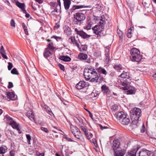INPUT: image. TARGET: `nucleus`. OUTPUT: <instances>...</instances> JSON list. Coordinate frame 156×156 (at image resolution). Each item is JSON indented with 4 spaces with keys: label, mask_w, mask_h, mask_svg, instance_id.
<instances>
[{
    "label": "nucleus",
    "mask_w": 156,
    "mask_h": 156,
    "mask_svg": "<svg viewBox=\"0 0 156 156\" xmlns=\"http://www.w3.org/2000/svg\"><path fill=\"white\" fill-rule=\"evenodd\" d=\"M41 130L43 131H44L46 133L48 132V131L47 129L46 128L43 127H41Z\"/></svg>",
    "instance_id": "nucleus-56"
},
{
    "label": "nucleus",
    "mask_w": 156,
    "mask_h": 156,
    "mask_svg": "<svg viewBox=\"0 0 156 156\" xmlns=\"http://www.w3.org/2000/svg\"><path fill=\"white\" fill-rule=\"evenodd\" d=\"M26 136L27 140V142L29 144H30V141L31 140V137L29 134H26Z\"/></svg>",
    "instance_id": "nucleus-42"
},
{
    "label": "nucleus",
    "mask_w": 156,
    "mask_h": 156,
    "mask_svg": "<svg viewBox=\"0 0 156 156\" xmlns=\"http://www.w3.org/2000/svg\"><path fill=\"white\" fill-rule=\"evenodd\" d=\"M79 48L80 49H81L83 51H85L87 50V47L85 45H82L81 48Z\"/></svg>",
    "instance_id": "nucleus-53"
},
{
    "label": "nucleus",
    "mask_w": 156,
    "mask_h": 156,
    "mask_svg": "<svg viewBox=\"0 0 156 156\" xmlns=\"http://www.w3.org/2000/svg\"><path fill=\"white\" fill-rule=\"evenodd\" d=\"M122 85L124 87H122V88L124 90H126L128 89L127 87V83L126 82V80H125L123 82H122Z\"/></svg>",
    "instance_id": "nucleus-30"
},
{
    "label": "nucleus",
    "mask_w": 156,
    "mask_h": 156,
    "mask_svg": "<svg viewBox=\"0 0 156 156\" xmlns=\"http://www.w3.org/2000/svg\"><path fill=\"white\" fill-rule=\"evenodd\" d=\"M59 59L61 60H62L64 62H69L71 60V58L68 56H60Z\"/></svg>",
    "instance_id": "nucleus-23"
},
{
    "label": "nucleus",
    "mask_w": 156,
    "mask_h": 156,
    "mask_svg": "<svg viewBox=\"0 0 156 156\" xmlns=\"http://www.w3.org/2000/svg\"><path fill=\"white\" fill-rule=\"evenodd\" d=\"M91 58H88L87 59V60L85 61V62L88 63H90L91 62Z\"/></svg>",
    "instance_id": "nucleus-59"
},
{
    "label": "nucleus",
    "mask_w": 156,
    "mask_h": 156,
    "mask_svg": "<svg viewBox=\"0 0 156 156\" xmlns=\"http://www.w3.org/2000/svg\"><path fill=\"white\" fill-rule=\"evenodd\" d=\"M126 115L122 112H117L115 114V116L119 121L121 119L124 118V117H125Z\"/></svg>",
    "instance_id": "nucleus-10"
},
{
    "label": "nucleus",
    "mask_w": 156,
    "mask_h": 156,
    "mask_svg": "<svg viewBox=\"0 0 156 156\" xmlns=\"http://www.w3.org/2000/svg\"><path fill=\"white\" fill-rule=\"evenodd\" d=\"M100 21L99 22V24H101L102 25L104 26L105 23L106 19L105 18V16L104 15L101 16L100 17H99Z\"/></svg>",
    "instance_id": "nucleus-29"
},
{
    "label": "nucleus",
    "mask_w": 156,
    "mask_h": 156,
    "mask_svg": "<svg viewBox=\"0 0 156 156\" xmlns=\"http://www.w3.org/2000/svg\"><path fill=\"white\" fill-rule=\"evenodd\" d=\"M86 82L83 81H80L76 85V87L77 89L79 90L83 89L86 87Z\"/></svg>",
    "instance_id": "nucleus-14"
},
{
    "label": "nucleus",
    "mask_w": 156,
    "mask_h": 156,
    "mask_svg": "<svg viewBox=\"0 0 156 156\" xmlns=\"http://www.w3.org/2000/svg\"><path fill=\"white\" fill-rule=\"evenodd\" d=\"M118 34L119 35V38L121 39H122L123 38V34L122 33V32L121 31H120V30H119V31H117Z\"/></svg>",
    "instance_id": "nucleus-43"
},
{
    "label": "nucleus",
    "mask_w": 156,
    "mask_h": 156,
    "mask_svg": "<svg viewBox=\"0 0 156 156\" xmlns=\"http://www.w3.org/2000/svg\"><path fill=\"white\" fill-rule=\"evenodd\" d=\"M133 91L131 90H128L127 91V93L128 94H132L133 93Z\"/></svg>",
    "instance_id": "nucleus-58"
},
{
    "label": "nucleus",
    "mask_w": 156,
    "mask_h": 156,
    "mask_svg": "<svg viewBox=\"0 0 156 156\" xmlns=\"http://www.w3.org/2000/svg\"><path fill=\"white\" fill-rule=\"evenodd\" d=\"M30 5H31L33 9L34 10V11H36L37 10V7L40 8V6L39 5H37V4L35 3H34V4L33 3H31L30 4Z\"/></svg>",
    "instance_id": "nucleus-35"
},
{
    "label": "nucleus",
    "mask_w": 156,
    "mask_h": 156,
    "mask_svg": "<svg viewBox=\"0 0 156 156\" xmlns=\"http://www.w3.org/2000/svg\"><path fill=\"white\" fill-rule=\"evenodd\" d=\"M13 67L12 64L10 62H8V69L9 70H11Z\"/></svg>",
    "instance_id": "nucleus-51"
},
{
    "label": "nucleus",
    "mask_w": 156,
    "mask_h": 156,
    "mask_svg": "<svg viewBox=\"0 0 156 156\" xmlns=\"http://www.w3.org/2000/svg\"><path fill=\"white\" fill-rule=\"evenodd\" d=\"M96 70H97L99 73L102 74L105 76L107 73V72L105 70V69L103 68H102L101 67L96 68Z\"/></svg>",
    "instance_id": "nucleus-18"
},
{
    "label": "nucleus",
    "mask_w": 156,
    "mask_h": 156,
    "mask_svg": "<svg viewBox=\"0 0 156 156\" xmlns=\"http://www.w3.org/2000/svg\"><path fill=\"white\" fill-rule=\"evenodd\" d=\"M69 40H70L71 43L73 44L74 45L76 46L78 48H80L79 44L78 42V41L76 39L75 36H71L69 38Z\"/></svg>",
    "instance_id": "nucleus-12"
},
{
    "label": "nucleus",
    "mask_w": 156,
    "mask_h": 156,
    "mask_svg": "<svg viewBox=\"0 0 156 156\" xmlns=\"http://www.w3.org/2000/svg\"><path fill=\"white\" fill-rule=\"evenodd\" d=\"M43 55L45 58L48 59L52 55V54L49 48H46L44 52Z\"/></svg>",
    "instance_id": "nucleus-15"
},
{
    "label": "nucleus",
    "mask_w": 156,
    "mask_h": 156,
    "mask_svg": "<svg viewBox=\"0 0 156 156\" xmlns=\"http://www.w3.org/2000/svg\"><path fill=\"white\" fill-rule=\"evenodd\" d=\"M48 48L50 49L51 50H54L55 49L54 47L53 46V43L52 42H50L48 45Z\"/></svg>",
    "instance_id": "nucleus-40"
},
{
    "label": "nucleus",
    "mask_w": 156,
    "mask_h": 156,
    "mask_svg": "<svg viewBox=\"0 0 156 156\" xmlns=\"http://www.w3.org/2000/svg\"><path fill=\"white\" fill-rule=\"evenodd\" d=\"M104 27V26L99 24L96 25L92 28L94 33L97 35L98 37H101L102 36V32Z\"/></svg>",
    "instance_id": "nucleus-5"
},
{
    "label": "nucleus",
    "mask_w": 156,
    "mask_h": 156,
    "mask_svg": "<svg viewBox=\"0 0 156 156\" xmlns=\"http://www.w3.org/2000/svg\"><path fill=\"white\" fill-rule=\"evenodd\" d=\"M106 87L105 85H104L101 86V88L102 90L105 91L106 90Z\"/></svg>",
    "instance_id": "nucleus-62"
},
{
    "label": "nucleus",
    "mask_w": 156,
    "mask_h": 156,
    "mask_svg": "<svg viewBox=\"0 0 156 156\" xmlns=\"http://www.w3.org/2000/svg\"><path fill=\"white\" fill-rule=\"evenodd\" d=\"M77 119L79 121L80 124V125H83V119L80 117H78L77 118Z\"/></svg>",
    "instance_id": "nucleus-45"
},
{
    "label": "nucleus",
    "mask_w": 156,
    "mask_h": 156,
    "mask_svg": "<svg viewBox=\"0 0 156 156\" xmlns=\"http://www.w3.org/2000/svg\"><path fill=\"white\" fill-rule=\"evenodd\" d=\"M130 58L132 61L139 62L141 61L142 55L140 54L139 50L135 48H133L130 51Z\"/></svg>",
    "instance_id": "nucleus-4"
},
{
    "label": "nucleus",
    "mask_w": 156,
    "mask_h": 156,
    "mask_svg": "<svg viewBox=\"0 0 156 156\" xmlns=\"http://www.w3.org/2000/svg\"><path fill=\"white\" fill-rule=\"evenodd\" d=\"M4 53L1 54V55L2 56L3 58L7 59H8V57Z\"/></svg>",
    "instance_id": "nucleus-63"
},
{
    "label": "nucleus",
    "mask_w": 156,
    "mask_h": 156,
    "mask_svg": "<svg viewBox=\"0 0 156 156\" xmlns=\"http://www.w3.org/2000/svg\"><path fill=\"white\" fill-rule=\"evenodd\" d=\"M80 127L81 129L84 132L85 134H87V129L85 128L83 125H81L80 126Z\"/></svg>",
    "instance_id": "nucleus-46"
},
{
    "label": "nucleus",
    "mask_w": 156,
    "mask_h": 156,
    "mask_svg": "<svg viewBox=\"0 0 156 156\" xmlns=\"http://www.w3.org/2000/svg\"><path fill=\"white\" fill-rule=\"evenodd\" d=\"M58 66L61 70L63 71H64L65 70V68L63 65L61 64H59L58 65Z\"/></svg>",
    "instance_id": "nucleus-55"
},
{
    "label": "nucleus",
    "mask_w": 156,
    "mask_h": 156,
    "mask_svg": "<svg viewBox=\"0 0 156 156\" xmlns=\"http://www.w3.org/2000/svg\"><path fill=\"white\" fill-rule=\"evenodd\" d=\"M64 31L68 35H69L71 34V30L70 28L68 26H66L64 27Z\"/></svg>",
    "instance_id": "nucleus-24"
},
{
    "label": "nucleus",
    "mask_w": 156,
    "mask_h": 156,
    "mask_svg": "<svg viewBox=\"0 0 156 156\" xmlns=\"http://www.w3.org/2000/svg\"><path fill=\"white\" fill-rule=\"evenodd\" d=\"M5 95H6L7 97L8 98L12 99L14 97V94L11 92H8V93L5 92Z\"/></svg>",
    "instance_id": "nucleus-31"
},
{
    "label": "nucleus",
    "mask_w": 156,
    "mask_h": 156,
    "mask_svg": "<svg viewBox=\"0 0 156 156\" xmlns=\"http://www.w3.org/2000/svg\"><path fill=\"white\" fill-rule=\"evenodd\" d=\"M51 38H54L57 41H62V38L61 37H57L55 35H53L51 37Z\"/></svg>",
    "instance_id": "nucleus-36"
},
{
    "label": "nucleus",
    "mask_w": 156,
    "mask_h": 156,
    "mask_svg": "<svg viewBox=\"0 0 156 156\" xmlns=\"http://www.w3.org/2000/svg\"><path fill=\"white\" fill-rule=\"evenodd\" d=\"M88 6H84V5H74L73 7V10H75L76 9H78L88 7Z\"/></svg>",
    "instance_id": "nucleus-32"
},
{
    "label": "nucleus",
    "mask_w": 156,
    "mask_h": 156,
    "mask_svg": "<svg viewBox=\"0 0 156 156\" xmlns=\"http://www.w3.org/2000/svg\"><path fill=\"white\" fill-rule=\"evenodd\" d=\"M113 148L119 149L120 143L119 140L118 139L114 140L113 142Z\"/></svg>",
    "instance_id": "nucleus-20"
},
{
    "label": "nucleus",
    "mask_w": 156,
    "mask_h": 156,
    "mask_svg": "<svg viewBox=\"0 0 156 156\" xmlns=\"http://www.w3.org/2000/svg\"><path fill=\"white\" fill-rule=\"evenodd\" d=\"M83 75L86 80L94 83H101L105 81V78L104 76L99 74L98 75L97 72L93 68L90 69H85L83 71Z\"/></svg>",
    "instance_id": "nucleus-1"
},
{
    "label": "nucleus",
    "mask_w": 156,
    "mask_h": 156,
    "mask_svg": "<svg viewBox=\"0 0 156 156\" xmlns=\"http://www.w3.org/2000/svg\"><path fill=\"white\" fill-rule=\"evenodd\" d=\"M64 4L65 9L68 10L69 9L71 4V1L70 0H63Z\"/></svg>",
    "instance_id": "nucleus-21"
},
{
    "label": "nucleus",
    "mask_w": 156,
    "mask_h": 156,
    "mask_svg": "<svg viewBox=\"0 0 156 156\" xmlns=\"http://www.w3.org/2000/svg\"><path fill=\"white\" fill-rule=\"evenodd\" d=\"M118 105H114L112 106L111 107V109L114 111H115L118 110Z\"/></svg>",
    "instance_id": "nucleus-38"
},
{
    "label": "nucleus",
    "mask_w": 156,
    "mask_h": 156,
    "mask_svg": "<svg viewBox=\"0 0 156 156\" xmlns=\"http://www.w3.org/2000/svg\"><path fill=\"white\" fill-rule=\"evenodd\" d=\"M122 119H121L119 122L122 125H126L128 124L130 122V119L127 115Z\"/></svg>",
    "instance_id": "nucleus-13"
},
{
    "label": "nucleus",
    "mask_w": 156,
    "mask_h": 156,
    "mask_svg": "<svg viewBox=\"0 0 156 156\" xmlns=\"http://www.w3.org/2000/svg\"><path fill=\"white\" fill-rule=\"evenodd\" d=\"M131 31L132 29L130 28L129 29L128 31V33L127 34V36L128 38H130L131 37Z\"/></svg>",
    "instance_id": "nucleus-44"
},
{
    "label": "nucleus",
    "mask_w": 156,
    "mask_h": 156,
    "mask_svg": "<svg viewBox=\"0 0 156 156\" xmlns=\"http://www.w3.org/2000/svg\"><path fill=\"white\" fill-rule=\"evenodd\" d=\"M92 142L94 144L95 147H98V145L96 139H92Z\"/></svg>",
    "instance_id": "nucleus-50"
},
{
    "label": "nucleus",
    "mask_w": 156,
    "mask_h": 156,
    "mask_svg": "<svg viewBox=\"0 0 156 156\" xmlns=\"http://www.w3.org/2000/svg\"><path fill=\"white\" fill-rule=\"evenodd\" d=\"M85 135L88 139H90L93 136L92 134L91 133H89L88 134V133H87V134H85Z\"/></svg>",
    "instance_id": "nucleus-49"
},
{
    "label": "nucleus",
    "mask_w": 156,
    "mask_h": 156,
    "mask_svg": "<svg viewBox=\"0 0 156 156\" xmlns=\"http://www.w3.org/2000/svg\"><path fill=\"white\" fill-rule=\"evenodd\" d=\"M98 126L100 127L101 130H103L104 129H107L108 127L107 126H104L103 127L101 124H99Z\"/></svg>",
    "instance_id": "nucleus-57"
},
{
    "label": "nucleus",
    "mask_w": 156,
    "mask_h": 156,
    "mask_svg": "<svg viewBox=\"0 0 156 156\" xmlns=\"http://www.w3.org/2000/svg\"><path fill=\"white\" fill-rule=\"evenodd\" d=\"M78 58L81 60H84L86 59L87 58V55L86 54L80 53L79 55Z\"/></svg>",
    "instance_id": "nucleus-27"
},
{
    "label": "nucleus",
    "mask_w": 156,
    "mask_h": 156,
    "mask_svg": "<svg viewBox=\"0 0 156 156\" xmlns=\"http://www.w3.org/2000/svg\"><path fill=\"white\" fill-rule=\"evenodd\" d=\"M10 156H14L15 151L13 150H12L10 152Z\"/></svg>",
    "instance_id": "nucleus-60"
},
{
    "label": "nucleus",
    "mask_w": 156,
    "mask_h": 156,
    "mask_svg": "<svg viewBox=\"0 0 156 156\" xmlns=\"http://www.w3.org/2000/svg\"><path fill=\"white\" fill-rule=\"evenodd\" d=\"M70 129L72 133H75L77 131V129H79L77 127L73 126L71 123H69Z\"/></svg>",
    "instance_id": "nucleus-28"
},
{
    "label": "nucleus",
    "mask_w": 156,
    "mask_h": 156,
    "mask_svg": "<svg viewBox=\"0 0 156 156\" xmlns=\"http://www.w3.org/2000/svg\"><path fill=\"white\" fill-rule=\"evenodd\" d=\"M73 135L76 138L79 140L80 139V138L82 136L81 132L80 131L79 129H77V131L75 133H73Z\"/></svg>",
    "instance_id": "nucleus-22"
},
{
    "label": "nucleus",
    "mask_w": 156,
    "mask_h": 156,
    "mask_svg": "<svg viewBox=\"0 0 156 156\" xmlns=\"http://www.w3.org/2000/svg\"><path fill=\"white\" fill-rule=\"evenodd\" d=\"M23 12V13H24V14H25V16L26 18H29L30 17V14H28V13H27L26 11V12Z\"/></svg>",
    "instance_id": "nucleus-61"
},
{
    "label": "nucleus",
    "mask_w": 156,
    "mask_h": 156,
    "mask_svg": "<svg viewBox=\"0 0 156 156\" xmlns=\"http://www.w3.org/2000/svg\"><path fill=\"white\" fill-rule=\"evenodd\" d=\"M113 150L114 156H124L126 153V150L124 149H122L113 148Z\"/></svg>",
    "instance_id": "nucleus-8"
},
{
    "label": "nucleus",
    "mask_w": 156,
    "mask_h": 156,
    "mask_svg": "<svg viewBox=\"0 0 156 156\" xmlns=\"http://www.w3.org/2000/svg\"><path fill=\"white\" fill-rule=\"evenodd\" d=\"M7 147L4 145H2L0 147V156H4L3 154L7 151Z\"/></svg>",
    "instance_id": "nucleus-19"
},
{
    "label": "nucleus",
    "mask_w": 156,
    "mask_h": 156,
    "mask_svg": "<svg viewBox=\"0 0 156 156\" xmlns=\"http://www.w3.org/2000/svg\"><path fill=\"white\" fill-rule=\"evenodd\" d=\"M43 109L50 115H51L52 114H53L50 108L47 105H44L43 107Z\"/></svg>",
    "instance_id": "nucleus-25"
},
{
    "label": "nucleus",
    "mask_w": 156,
    "mask_h": 156,
    "mask_svg": "<svg viewBox=\"0 0 156 156\" xmlns=\"http://www.w3.org/2000/svg\"><path fill=\"white\" fill-rule=\"evenodd\" d=\"M11 73L12 74H19V73L18 71H17L16 69L15 68H14L12 69L11 71Z\"/></svg>",
    "instance_id": "nucleus-41"
},
{
    "label": "nucleus",
    "mask_w": 156,
    "mask_h": 156,
    "mask_svg": "<svg viewBox=\"0 0 156 156\" xmlns=\"http://www.w3.org/2000/svg\"><path fill=\"white\" fill-rule=\"evenodd\" d=\"M16 5L21 9L23 12H26V10L25 8V5L24 3H21L19 1H17L16 2Z\"/></svg>",
    "instance_id": "nucleus-17"
},
{
    "label": "nucleus",
    "mask_w": 156,
    "mask_h": 156,
    "mask_svg": "<svg viewBox=\"0 0 156 156\" xmlns=\"http://www.w3.org/2000/svg\"><path fill=\"white\" fill-rule=\"evenodd\" d=\"M141 110L139 108H134L132 109L130 112V116L133 123H138V121L141 115Z\"/></svg>",
    "instance_id": "nucleus-3"
},
{
    "label": "nucleus",
    "mask_w": 156,
    "mask_h": 156,
    "mask_svg": "<svg viewBox=\"0 0 156 156\" xmlns=\"http://www.w3.org/2000/svg\"><path fill=\"white\" fill-rule=\"evenodd\" d=\"M120 77L124 79H125L126 80L127 79H129V73L127 72L123 71V72L120 75Z\"/></svg>",
    "instance_id": "nucleus-26"
},
{
    "label": "nucleus",
    "mask_w": 156,
    "mask_h": 156,
    "mask_svg": "<svg viewBox=\"0 0 156 156\" xmlns=\"http://www.w3.org/2000/svg\"><path fill=\"white\" fill-rule=\"evenodd\" d=\"M22 26L24 29L25 34L26 35H29V34H28V32L27 27L26 26L25 24L24 23H22Z\"/></svg>",
    "instance_id": "nucleus-33"
},
{
    "label": "nucleus",
    "mask_w": 156,
    "mask_h": 156,
    "mask_svg": "<svg viewBox=\"0 0 156 156\" xmlns=\"http://www.w3.org/2000/svg\"><path fill=\"white\" fill-rule=\"evenodd\" d=\"M91 26V24L90 23H89L84 27V28L87 30H88L90 29Z\"/></svg>",
    "instance_id": "nucleus-47"
},
{
    "label": "nucleus",
    "mask_w": 156,
    "mask_h": 156,
    "mask_svg": "<svg viewBox=\"0 0 156 156\" xmlns=\"http://www.w3.org/2000/svg\"><path fill=\"white\" fill-rule=\"evenodd\" d=\"M7 119L9 124L11 125L13 128L16 129L19 133H21L22 132L19 128V124H17L16 122L10 117H8Z\"/></svg>",
    "instance_id": "nucleus-6"
},
{
    "label": "nucleus",
    "mask_w": 156,
    "mask_h": 156,
    "mask_svg": "<svg viewBox=\"0 0 156 156\" xmlns=\"http://www.w3.org/2000/svg\"><path fill=\"white\" fill-rule=\"evenodd\" d=\"M10 24L11 26L15 27V23L14 20L13 19H12L10 21Z\"/></svg>",
    "instance_id": "nucleus-52"
},
{
    "label": "nucleus",
    "mask_w": 156,
    "mask_h": 156,
    "mask_svg": "<svg viewBox=\"0 0 156 156\" xmlns=\"http://www.w3.org/2000/svg\"><path fill=\"white\" fill-rule=\"evenodd\" d=\"M50 4L51 6L52 9H53V10L52 11L51 13L57 12L58 10L61 9L60 0H57V3L56 2H50Z\"/></svg>",
    "instance_id": "nucleus-7"
},
{
    "label": "nucleus",
    "mask_w": 156,
    "mask_h": 156,
    "mask_svg": "<svg viewBox=\"0 0 156 156\" xmlns=\"http://www.w3.org/2000/svg\"><path fill=\"white\" fill-rule=\"evenodd\" d=\"M13 87V84L12 82H9V85L8 86V88L9 89Z\"/></svg>",
    "instance_id": "nucleus-54"
},
{
    "label": "nucleus",
    "mask_w": 156,
    "mask_h": 156,
    "mask_svg": "<svg viewBox=\"0 0 156 156\" xmlns=\"http://www.w3.org/2000/svg\"><path fill=\"white\" fill-rule=\"evenodd\" d=\"M109 54L108 53H105V62H108L110 60L109 58Z\"/></svg>",
    "instance_id": "nucleus-39"
},
{
    "label": "nucleus",
    "mask_w": 156,
    "mask_h": 156,
    "mask_svg": "<svg viewBox=\"0 0 156 156\" xmlns=\"http://www.w3.org/2000/svg\"><path fill=\"white\" fill-rule=\"evenodd\" d=\"M150 151L146 149H143L139 153V156H150Z\"/></svg>",
    "instance_id": "nucleus-11"
},
{
    "label": "nucleus",
    "mask_w": 156,
    "mask_h": 156,
    "mask_svg": "<svg viewBox=\"0 0 156 156\" xmlns=\"http://www.w3.org/2000/svg\"><path fill=\"white\" fill-rule=\"evenodd\" d=\"M5 95H4L3 94H2L1 96V98L3 99H6V96H5Z\"/></svg>",
    "instance_id": "nucleus-64"
},
{
    "label": "nucleus",
    "mask_w": 156,
    "mask_h": 156,
    "mask_svg": "<svg viewBox=\"0 0 156 156\" xmlns=\"http://www.w3.org/2000/svg\"><path fill=\"white\" fill-rule=\"evenodd\" d=\"M114 67V68L118 71H120V70L122 69V66L120 65H115Z\"/></svg>",
    "instance_id": "nucleus-37"
},
{
    "label": "nucleus",
    "mask_w": 156,
    "mask_h": 156,
    "mask_svg": "<svg viewBox=\"0 0 156 156\" xmlns=\"http://www.w3.org/2000/svg\"><path fill=\"white\" fill-rule=\"evenodd\" d=\"M0 53L1 54V55L4 53L6 54L3 46H2L1 47V49H0Z\"/></svg>",
    "instance_id": "nucleus-48"
},
{
    "label": "nucleus",
    "mask_w": 156,
    "mask_h": 156,
    "mask_svg": "<svg viewBox=\"0 0 156 156\" xmlns=\"http://www.w3.org/2000/svg\"><path fill=\"white\" fill-rule=\"evenodd\" d=\"M137 151L136 150H133L129 152L127 154V156H136Z\"/></svg>",
    "instance_id": "nucleus-34"
},
{
    "label": "nucleus",
    "mask_w": 156,
    "mask_h": 156,
    "mask_svg": "<svg viewBox=\"0 0 156 156\" xmlns=\"http://www.w3.org/2000/svg\"><path fill=\"white\" fill-rule=\"evenodd\" d=\"M85 11H80L75 13L73 16L74 19L72 22L73 25H80L82 22L86 18V16L84 12Z\"/></svg>",
    "instance_id": "nucleus-2"
},
{
    "label": "nucleus",
    "mask_w": 156,
    "mask_h": 156,
    "mask_svg": "<svg viewBox=\"0 0 156 156\" xmlns=\"http://www.w3.org/2000/svg\"><path fill=\"white\" fill-rule=\"evenodd\" d=\"M26 115L31 121L34 122L35 121L34 114L31 111L28 112L27 113Z\"/></svg>",
    "instance_id": "nucleus-16"
},
{
    "label": "nucleus",
    "mask_w": 156,
    "mask_h": 156,
    "mask_svg": "<svg viewBox=\"0 0 156 156\" xmlns=\"http://www.w3.org/2000/svg\"><path fill=\"white\" fill-rule=\"evenodd\" d=\"M75 31L76 34L79 35L82 37L84 39L89 37L90 35L87 34L83 30H79L78 29L76 28L75 29Z\"/></svg>",
    "instance_id": "nucleus-9"
}]
</instances>
